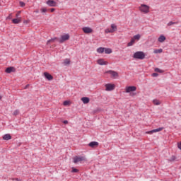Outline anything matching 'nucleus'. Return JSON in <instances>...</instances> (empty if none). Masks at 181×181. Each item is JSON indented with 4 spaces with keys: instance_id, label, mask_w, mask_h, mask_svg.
<instances>
[{
    "instance_id": "1",
    "label": "nucleus",
    "mask_w": 181,
    "mask_h": 181,
    "mask_svg": "<svg viewBox=\"0 0 181 181\" xmlns=\"http://www.w3.org/2000/svg\"><path fill=\"white\" fill-rule=\"evenodd\" d=\"M141 39V35L137 34L134 35L131 41L127 44L128 47L134 46L135 44V42H138V40H140Z\"/></svg>"
},
{
    "instance_id": "2",
    "label": "nucleus",
    "mask_w": 181,
    "mask_h": 181,
    "mask_svg": "<svg viewBox=\"0 0 181 181\" xmlns=\"http://www.w3.org/2000/svg\"><path fill=\"white\" fill-rule=\"evenodd\" d=\"M139 9L140 12H141L142 13H149L150 7H149V6H148L146 4H141L139 7Z\"/></svg>"
},
{
    "instance_id": "3",
    "label": "nucleus",
    "mask_w": 181,
    "mask_h": 181,
    "mask_svg": "<svg viewBox=\"0 0 181 181\" xmlns=\"http://www.w3.org/2000/svg\"><path fill=\"white\" fill-rule=\"evenodd\" d=\"M117 27L115 24H111L110 28H106L105 30V33H114V32H117Z\"/></svg>"
},
{
    "instance_id": "4",
    "label": "nucleus",
    "mask_w": 181,
    "mask_h": 181,
    "mask_svg": "<svg viewBox=\"0 0 181 181\" xmlns=\"http://www.w3.org/2000/svg\"><path fill=\"white\" fill-rule=\"evenodd\" d=\"M134 59H139L144 60L145 59V54L143 52H136L133 55Z\"/></svg>"
},
{
    "instance_id": "5",
    "label": "nucleus",
    "mask_w": 181,
    "mask_h": 181,
    "mask_svg": "<svg viewBox=\"0 0 181 181\" xmlns=\"http://www.w3.org/2000/svg\"><path fill=\"white\" fill-rule=\"evenodd\" d=\"M105 91H112L113 90H115V85L112 83H107L105 85Z\"/></svg>"
},
{
    "instance_id": "6",
    "label": "nucleus",
    "mask_w": 181,
    "mask_h": 181,
    "mask_svg": "<svg viewBox=\"0 0 181 181\" xmlns=\"http://www.w3.org/2000/svg\"><path fill=\"white\" fill-rule=\"evenodd\" d=\"M70 39V35L65 34L61 36V38L59 39V43H64V42H66V40H69Z\"/></svg>"
},
{
    "instance_id": "7",
    "label": "nucleus",
    "mask_w": 181,
    "mask_h": 181,
    "mask_svg": "<svg viewBox=\"0 0 181 181\" xmlns=\"http://www.w3.org/2000/svg\"><path fill=\"white\" fill-rule=\"evenodd\" d=\"M83 160H86V158L83 156H76L74 158V163H78V162H83Z\"/></svg>"
},
{
    "instance_id": "8",
    "label": "nucleus",
    "mask_w": 181,
    "mask_h": 181,
    "mask_svg": "<svg viewBox=\"0 0 181 181\" xmlns=\"http://www.w3.org/2000/svg\"><path fill=\"white\" fill-rule=\"evenodd\" d=\"M134 91H136V86H127L125 88L126 93H132Z\"/></svg>"
},
{
    "instance_id": "9",
    "label": "nucleus",
    "mask_w": 181,
    "mask_h": 181,
    "mask_svg": "<svg viewBox=\"0 0 181 181\" xmlns=\"http://www.w3.org/2000/svg\"><path fill=\"white\" fill-rule=\"evenodd\" d=\"M105 73H107L108 74H110L113 78H117L118 77V72L112 70H109L106 71Z\"/></svg>"
},
{
    "instance_id": "10",
    "label": "nucleus",
    "mask_w": 181,
    "mask_h": 181,
    "mask_svg": "<svg viewBox=\"0 0 181 181\" xmlns=\"http://www.w3.org/2000/svg\"><path fill=\"white\" fill-rule=\"evenodd\" d=\"M46 4L48 6L56 7L57 6V2L54 1V0H48L46 1Z\"/></svg>"
},
{
    "instance_id": "11",
    "label": "nucleus",
    "mask_w": 181,
    "mask_h": 181,
    "mask_svg": "<svg viewBox=\"0 0 181 181\" xmlns=\"http://www.w3.org/2000/svg\"><path fill=\"white\" fill-rule=\"evenodd\" d=\"M163 127H159L158 129H153L149 132H146V134H148L150 135H152V134H155V132H160V131H163Z\"/></svg>"
},
{
    "instance_id": "12",
    "label": "nucleus",
    "mask_w": 181,
    "mask_h": 181,
    "mask_svg": "<svg viewBox=\"0 0 181 181\" xmlns=\"http://www.w3.org/2000/svg\"><path fill=\"white\" fill-rule=\"evenodd\" d=\"M98 64L100 66H107L108 64V62L104 60V59H99L97 60Z\"/></svg>"
},
{
    "instance_id": "13",
    "label": "nucleus",
    "mask_w": 181,
    "mask_h": 181,
    "mask_svg": "<svg viewBox=\"0 0 181 181\" xmlns=\"http://www.w3.org/2000/svg\"><path fill=\"white\" fill-rule=\"evenodd\" d=\"M83 32H84L85 33H93V28H90V27H83L82 28Z\"/></svg>"
},
{
    "instance_id": "14",
    "label": "nucleus",
    "mask_w": 181,
    "mask_h": 181,
    "mask_svg": "<svg viewBox=\"0 0 181 181\" xmlns=\"http://www.w3.org/2000/svg\"><path fill=\"white\" fill-rule=\"evenodd\" d=\"M44 76L47 80H49V81H51V80H53V76L50 75V74L47 72L44 73Z\"/></svg>"
},
{
    "instance_id": "15",
    "label": "nucleus",
    "mask_w": 181,
    "mask_h": 181,
    "mask_svg": "<svg viewBox=\"0 0 181 181\" xmlns=\"http://www.w3.org/2000/svg\"><path fill=\"white\" fill-rule=\"evenodd\" d=\"M12 22L15 25H17L18 23H21V22H22V18L19 17V18H13L12 20Z\"/></svg>"
},
{
    "instance_id": "16",
    "label": "nucleus",
    "mask_w": 181,
    "mask_h": 181,
    "mask_svg": "<svg viewBox=\"0 0 181 181\" xmlns=\"http://www.w3.org/2000/svg\"><path fill=\"white\" fill-rule=\"evenodd\" d=\"M88 146H90V148H97V146H98V142L92 141L88 144Z\"/></svg>"
},
{
    "instance_id": "17",
    "label": "nucleus",
    "mask_w": 181,
    "mask_h": 181,
    "mask_svg": "<svg viewBox=\"0 0 181 181\" xmlns=\"http://www.w3.org/2000/svg\"><path fill=\"white\" fill-rule=\"evenodd\" d=\"M159 43H163V42H165V40H166V37H165V35H160V37L158 39Z\"/></svg>"
},
{
    "instance_id": "18",
    "label": "nucleus",
    "mask_w": 181,
    "mask_h": 181,
    "mask_svg": "<svg viewBox=\"0 0 181 181\" xmlns=\"http://www.w3.org/2000/svg\"><path fill=\"white\" fill-rule=\"evenodd\" d=\"M81 100L83 103V104H88V103H90V98H88V97H83Z\"/></svg>"
},
{
    "instance_id": "19",
    "label": "nucleus",
    "mask_w": 181,
    "mask_h": 181,
    "mask_svg": "<svg viewBox=\"0 0 181 181\" xmlns=\"http://www.w3.org/2000/svg\"><path fill=\"white\" fill-rule=\"evenodd\" d=\"M6 73H13V71H15V69L12 66H10V67H8L6 69Z\"/></svg>"
},
{
    "instance_id": "20",
    "label": "nucleus",
    "mask_w": 181,
    "mask_h": 181,
    "mask_svg": "<svg viewBox=\"0 0 181 181\" xmlns=\"http://www.w3.org/2000/svg\"><path fill=\"white\" fill-rule=\"evenodd\" d=\"M3 139H4L5 141H9V139H12V136H11V134H5V135L3 136Z\"/></svg>"
},
{
    "instance_id": "21",
    "label": "nucleus",
    "mask_w": 181,
    "mask_h": 181,
    "mask_svg": "<svg viewBox=\"0 0 181 181\" xmlns=\"http://www.w3.org/2000/svg\"><path fill=\"white\" fill-rule=\"evenodd\" d=\"M105 54H111L112 53V49L111 48H105Z\"/></svg>"
},
{
    "instance_id": "22",
    "label": "nucleus",
    "mask_w": 181,
    "mask_h": 181,
    "mask_svg": "<svg viewBox=\"0 0 181 181\" xmlns=\"http://www.w3.org/2000/svg\"><path fill=\"white\" fill-rule=\"evenodd\" d=\"M153 104H154V105H160L161 102H160V100H159L158 99H154L153 100Z\"/></svg>"
},
{
    "instance_id": "23",
    "label": "nucleus",
    "mask_w": 181,
    "mask_h": 181,
    "mask_svg": "<svg viewBox=\"0 0 181 181\" xmlns=\"http://www.w3.org/2000/svg\"><path fill=\"white\" fill-rule=\"evenodd\" d=\"M163 52V49H154L153 50V53L155 54H158V53H162Z\"/></svg>"
},
{
    "instance_id": "24",
    "label": "nucleus",
    "mask_w": 181,
    "mask_h": 181,
    "mask_svg": "<svg viewBox=\"0 0 181 181\" xmlns=\"http://www.w3.org/2000/svg\"><path fill=\"white\" fill-rule=\"evenodd\" d=\"M105 48L104 47H99L97 49V52L98 53H103V52H105Z\"/></svg>"
},
{
    "instance_id": "25",
    "label": "nucleus",
    "mask_w": 181,
    "mask_h": 181,
    "mask_svg": "<svg viewBox=\"0 0 181 181\" xmlns=\"http://www.w3.org/2000/svg\"><path fill=\"white\" fill-rule=\"evenodd\" d=\"M68 64H70V59H66L64 61V65L68 66Z\"/></svg>"
},
{
    "instance_id": "26",
    "label": "nucleus",
    "mask_w": 181,
    "mask_h": 181,
    "mask_svg": "<svg viewBox=\"0 0 181 181\" xmlns=\"http://www.w3.org/2000/svg\"><path fill=\"white\" fill-rule=\"evenodd\" d=\"M41 13H46L47 12V8L46 7H42L40 8Z\"/></svg>"
},
{
    "instance_id": "27",
    "label": "nucleus",
    "mask_w": 181,
    "mask_h": 181,
    "mask_svg": "<svg viewBox=\"0 0 181 181\" xmlns=\"http://www.w3.org/2000/svg\"><path fill=\"white\" fill-rule=\"evenodd\" d=\"M56 39H57V38L55 37V38H52V39H51V40H49L47 42V45H50V43L54 42V41L56 40Z\"/></svg>"
},
{
    "instance_id": "28",
    "label": "nucleus",
    "mask_w": 181,
    "mask_h": 181,
    "mask_svg": "<svg viewBox=\"0 0 181 181\" xmlns=\"http://www.w3.org/2000/svg\"><path fill=\"white\" fill-rule=\"evenodd\" d=\"M70 104H71V103L70 101H68V100H65L63 103V105H64V107H67V105H70Z\"/></svg>"
},
{
    "instance_id": "29",
    "label": "nucleus",
    "mask_w": 181,
    "mask_h": 181,
    "mask_svg": "<svg viewBox=\"0 0 181 181\" xmlns=\"http://www.w3.org/2000/svg\"><path fill=\"white\" fill-rule=\"evenodd\" d=\"M155 71H156L157 73H163V70H162L159 68H156Z\"/></svg>"
},
{
    "instance_id": "30",
    "label": "nucleus",
    "mask_w": 181,
    "mask_h": 181,
    "mask_svg": "<svg viewBox=\"0 0 181 181\" xmlns=\"http://www.w3.org/2000/svg\"><path fill=\"white\" fill-rule=\"evenodd\" d=\"M176 22L170 21L167 25L168 26H172V25H176Z\"/></svg>"
},
{
    "instance_id": "31",
    "label": "nucleus",
    "mask_w": 181,
    "mask_h": 181,
    "mask_svg": "<svg viewBox=\"0 0 181 181\" xmlns=\"http://www.w3.org/2000/svg\"><path fill=\"white\" fill-rule=\"evenodd\" d=\"M13 115H19V111L18 110H15L13 113Z\"/></svg>"
},
{
    "instance_id": "32",
    "label": "nucleus",
    "mask_w": 181,
    "mask_h": 181,
    "mask_svg": "<svg viewBox=\"0 0 181 181\" xmlns=\"http://www.w3.org/2000/svg\"><path fill=\"white\" fill-rule=\"evenodd\" d=\"M78 172V170L77 168H72V173H77Z\"/></svg>"
},
{
    "instance_id": "33",
    "label": "nucleus",
    "mask_w": 181,
    "mask_h": 181,
    "mask_svg": "<svg viewBox=\"0 0 181 181\" xmlns=\"http://www.w3.org/2000/svg\"><path fill=\"white\" fill-rule=\"evenodd\" d=\"M158 76H159V74H158V73H153V74H152V76H153V77H158Z\"/></svg>"
},
{
    "instance_id": "34",
    "label": "nucleus",
    "mask_w": 181,
    "mask_h": 181,
    "mask_svg": "<svg viewBox=\"0 0 181 181\" xmlns=\"http://www.w3.org/2000/svg\"><path fill=\"white\" fill-rule=\"evenodd\" d=\"M20 6H25V3H23V1H20Z\"/></svg>"
},
{
    "instance_id": "35",
    "label": "nucleus",
    "mask_w": 181,
    "mask_h": 181,
    "mask_svg": "<svg viewBox=\"0 0 181 181\" xmlns=\"http://www.w3.org/2000/svg\"><path fill=\"white\" fill-rule=\"evenodd\" d=\"M7 19H12V13L9 14Z\"/></svg>"
},
{
    "instance_id": "36",
    "label": "nucleus",
    "mask_w": 181,
    "mask_h": 181,
    "mask_svg": "<svg viewBox=\"0 0 181 181\" xmlns=\"http://www.w3.org/2000/svg\"><path fill=\"white\" fill-rule=\"evenodd\" d=\"M49 11L50 12L53 13L54 11H56V9L52 8H50Z\"/></svg>"
},
{
    "instance_id": "37",
    "label": "nucleus",
    "mask_w": 181,
    "mask_h": 181,
    "mask_svg": "<svg viewBox=\"0 0 181 181\" xmlns=\"http://www.w3.org/2000/svg\"><path fill=\"white\" fill-rule=\"evenodd\" d=\"M20 13H21V11H18V13L16 15V18H19Z\"/></svg>"
},
{
    "instance_id": "38",
    "label": "nucleus",
    "mask_w": 181,
    "mask_h": 181,
    "mask_svg": "<svg viewBox=\"0 0 181 181\" xmlns=\"http://www.w3.org/2000/svg\"><path fill=\"white\" fill-rule=\"evenodd\" d=\"M63 123L65 124H69V121L64 120V121L63 122Z\"/></svg>"
},
{
    "instance_id": "39",
    "label": "nucleus",
    "mask_w": 181,
    "mask_h": 181,
    "mask_svg": "<svg viewBox=\"0 0 181 181\" xmlns=\"http://www.w3.org/2000/svg\"><path fill=\"white\" fill-rule=\"evenodd\" d=\"M175 156H173V157L171 158V159H170V160H175Z\"/></svg>"
},
{
    "instance_id": "40",
    "label": "nucleus",
    "mask_w": 181,
    "mask_h": 181,
    "mask_svg": "<svg viewBox=\"0 0 181 181\" xmlns=\"http://www.w3.org/2000/svg\"><path fill=\"white\" fill-rule=\"evenodd\" d=\"M35 12V13H39V10H36Z\"/></svg>"
},
{
    "instance_id": "41",
    "label": "nucleus",
    "mask_w": 181,
    "mask_h": 181,
    "mask_svg": "<svg viewBox=\"0 0 181 181\" xmlns=\"http://www.w3.org/2000/svg\"><path fill=\"white\" fill-rule=\"evenodd\" d=\"M24 23H28V21H24Z\"/></svg>"
},
{
    "instance_id": "42",
    "label": "nucleus",
    "mask_w": 181,
    "mask_h": 181,
    "mask_svg": "<svg viewBox=\"0 0 181 181\" xmlns=\"http://www.w3.org/2000/svg\"><path fill=\"white\" fill-rule=\"evenodd\" d=\"M0 100H2V96H0Z\"/></svg>"
}]
</instances>
